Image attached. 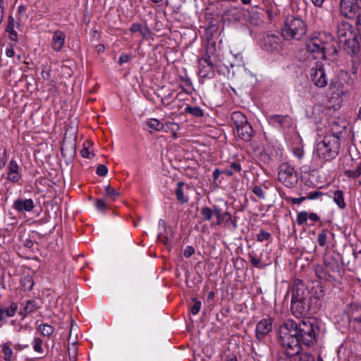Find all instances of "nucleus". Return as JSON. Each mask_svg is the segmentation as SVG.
<instances>
[{"label": "nucleus", "instance_id": "nucleus-44", "mask_svg": "<svg viewBox=\"0 0 361 361\" xmlns=\"http://www.w3.org/2000/svg\"><path fill=\"white\" fill-rule=\"evenodd\" d=\"M322 195H323L322 192H320L319 190H314V191L310 192L307 195V196H305V198H306V200H315V199H317L319 197H321Z\"/></svg>", "mask_w": 361, "mask_h": 361}, {"label": "nucleus", "instance_id": "nucleus-60", "mask_svg": "<svg viewBox=\"0 0 361 361\" xmlns=\"http://www.w3.org/2000/svg\"><path fill=\"white\" fill-rule=\"evenodd\" d=\"M325 0H311L313 5L316 7L321 8Z\"/></svg>", "mask_w": 361, "mask_h": 361}, {"label": "nucleus", "instance_id": "nucleus-49", "mask_svg": "<svg viewBox=\"0 0 361 361\" xmlns=\"http://www.w3.org/2000/svg\"><path fill=\"white\" fill-rule=\"evenodd\" d=\"M228 15L232 16L233 20H239L241 16L237 8H233L231 10H229Z\"/></svg>", "mask_w": 361, "mask_h": 361}, {"label": "nucleus", "instance_id": "nucleus-43", "mask_svg": "<svg viewBox=\"0 0 361 361\" xmlns=\"http://www.w3.org/2000/svg\"><path fill=\"white\" fill-rule=\"evenodd\" d=\"M192 300L194 304L192 305L190 311L192 314L195 315L200 312L201 308V302L196 298H193Z\"/></svg>", "mask_w": 361, "mask_h": 361}, {"label": "nucleus", "instance_id": "nucleus-16", "mask_svg": "<svg viewBox=\"0 0 361 361\" xmlns=\"http://www.w3.org/2000/svg\"><path fill=\"white\" fill-rule=\"evenodd\" d=\"M20 178V167L16 161L11 159L8 166L7 179L12 183H16Z\"/></svg>", "mask_w": 361, "mask_h": 361}, {"label": "nucleus", "instance_id": "nucleus-5", "mask_svg": "<svg viewBox=\"0 0 361 361\" xmlns=\"http://www.w3.org/2000/svg\"><path fill=\"white\" fill-rule=\"evenodd\" d=\"M231 120L236 130L238 138L245 142L251 141L255 132L246 116L240 111H234L231 116Z\"/></svg>", "mask_w": 361, "mask_h": 361}, {"label": "nucleus", "instance_id": "nucleus-48", "mask_svg": "<svg viewBox=\"0 0 361 361\" xmlns=\"http://www.w3.org/2000/svg\"><path fill=\"white\" fill-rule=\"evenodd\" d=\"M250 23L252 25H257L261 23V19L259 18V14L255 12L253 15L248 19Z\"/></svg>", "mask_w": 361, "mask_h": 361}, {"label": "nucleus", "instance_id": "nucleus-38", "mask_svg": "<svg viewBox=\"0 0 361 361\" xmlns=\"http://www.w3.org/2000/svg\"><path fill=\"white\" fill-rule=\"evenodd\" d=\"M328 231L322 229L318 235L317 242L321 247H324L326 244Z\"/></svg>", "mask_w": 361, "mask_h": 361}, {"label": "nucleus", "instance_id": "nucleus-27", "mask_svg": "<svg viewBox=\"0 0 361 361\" xmlns=\"http://www.w3.org/2000/svg\"><path fill=\"white\" fill-rule=\"evenodd\" d=\"M130 30L133 33L138 32L143 38H145L149 34V29L147 26L140 23L133 24Z\"/></svg>", "mask_w": 361, "mask_h": 361}, {"label": "nucleus", "instance_id": "nucleus-32", "mask_svg": "<svg viewBox=\"0 0 361 361\" xmlns=\"http://www.w3.org/2000/svg\"><path fill=\"white\" fill-rule=\"evenodd\" d=\"M184 111L185 113L190 114L195 117L200 118L204 116L203 110L199 106H188L185 108Z\"/></svg>", "mask_w": 361, "mask_h": 361}, {"label": "nucleus", "instance_id": "nucleus-21", "mask_svg": "<svg viewBox=\"0 0 361 361\" xmlns=\"http://www.w3.org/2000/svg\"><path fill=\"white\" fill-rule=\"evenodd\" d=\"M214 215L216 218V225L227 224L231 220V215L228 212H223L217 206H214Z\"/></svg>", "mask_w": 361, "mask_h": 361}, {"label": "nucleus", "instance_id": "nucleus-9", "mask_svg": "<svg viewBox=\"0 0 361 361\" xmlns=\"http://www.w3.org/2000/svg\"><path fill=\"white\" fill-rule=\"evenodd\" d=\"M340 13L348 18L353 19L361 11L358 0H340Z\"/></svg>", "mask_w": 361, "mask_h": 361}, {"label": "nucleus", "instance_id": "nucleus-46", "mask_svg": "<svg viewBox=\"0 0 361 361\" xmlns=\"http://www.w3.org/2000/svg\"><path fill=\"white\" fill-rule=\"evenodd\" d=\"M299 361H315V359L310 353H304L300 355Z\"/></svg>", "mask_w": 361, "mask_h": 361}, {"label": "nucleus", "instance_id": "nucleus-18", "mask_svg": "<svg viewBox=\"0 0 361 361\" xmlns=\"http://www.w3.org/2000/svg\"><path fill=\"white\" fill-rule=\"evenodd\" d=\"M346 128V122L344 121H340L338 119L333 120L330 123L331 133L327 135H334L338 140Z\"/></svg>", "mask_w": 361, "mask_h": 361}, {"label": "nucleus", "instance_id": "nucleus-23", "mask_svg": "<svg viewBox=\"0 0 361 361\" xmlns=\"http://www.w3.org/2000/svg\"><path fill=\"white\" fill-rule=\"evenodd\" d=\"M39 307L35 300H29L25 302V306L20 309L19 314L22 316L23 319H24L27 314L34 312Z\"/></svg>", "mask_w": 361, "mask_h": 361}, {"label": "nucleus", "instance_id": "nucleus-22", "mask_svg": "<svg viewBox=\"0 0 361 361\" xmlns=\"http://www.w3.org/2000/svg\"><path fill=\"white\" fill-rule=\"evenodd\" d=\"M143 126L149 132L152 130L160 131L164 128V124L157 118H148L144 121Z\"/></svg>", "mask_w": 361, "mask_h": 361}, {"label": "nucleus", "instance_id": "nucleus-39", "mask_svg": "<svg viewBox=\"0 0 361 361\" xmlns=\"http://www.w3.org/2000/svg\"><path fill=\"white\" fill-rule=\"evenodd\" d=\"M308 219V213L306 211L300 212L297 214L296 221L298 225H303L306 224Z\"/></svg>", "mask_w": 361, "mask_h": 361}, {"label": "nucleus", "instance_id": "nucleus-33", "mask_svg": "<svg viewBox=\"0 0 361 361\" xmlns=\"http://www.w3.org/2000/svg\"><path fill=\"white\" fill-rule=\"evenodd\" d=\"M104 189L105 196L111 201L116 200V198L120 196V192L114 188H111L110 185H106Z\"/></svg>", "mask_w": 361, "mask_h": 361}, {"label": "nucleus", "instance_id": "nucleus-36", "mask_svg": "<svg viewBox=\"0 0 361 361\" xmlns=\"http://www.w3.org/2000/svg\"><path fill=\"white\" fill-rule=\"evenodd\" d=\"M200 214L204 220L209 221L214 215V208L211 209L208 207H204L201 209Z\"/></svg>", "mask_w": 361, "mask_h": 361}, {"label": "nucleus", "instance_id": "nucleus-11", "mask_svg": "<svg viewBox=\"0 0 361 361\" xmlns=\"http://www.w3.org/2000/svg\"><path fill=\"white\" fill-rule=\"evenodd\" d=\"M261 46L267 51H279L282 49L281 37L274 34H267L263 38Z\"/></svg>", "mask_w": 361, "mask_h": 361}, {"label": "nucleus", "instance_id": "nucleus-62", "mask_svg": "<svg viewBox=\"0 0 361 361\" xmlns=\"http://www.w3.org/2000/svg\"><path fill=\"white\" fill-rule=\"evenodd\" d=\"M6 54L8 57H13L15 54V51L12 47L7 48L6 50Z\"/></svg>", "mask_w": 361, "mask_h": 361}, {"label": "nucleus", "instance_id": "nucleus-6", "mask_svg": "<svg viewBox=\"0 0 361 361\" xmlns=\"http://www.w3.org/2000/svg\"><path fill=\"white\" fill-rule=\"evenodd\" d=\"M307 295V293H305L300 288H295L293 290L290 310L292 314L296 318L302 317L307 314L309 311L310 306Z\"/></svg>", "mask_w": 361, "mask_h": 361}, {"label": "nucleus", "instance_id": "nucleus-61", "mask_svg": "<svg viewBox=\"0 0 361 361\" xmlns=\"http://www.w3.org/2000/svg\"><path fill=\"white\" fill-rule=\"evenodd\" d=\"M80 154L84 158H89L90 152L87 148L83 147L80 152Z\"/></svg>", "mask_w": 361, "mask_h": 361}, {"label": "nucleus", "instance_id": "nucleus-8", "mask_svg": "<svg viewBox=\"0 0 361 361\" xmlns=\"http://www.w3.org/2000/svg\"><path fill=\"white\" fill-rule=\"evenodd\" d=\"M310 76L314 85L318 87H324L327 85L328 77L324 65L319 61H314L310 69Z\"/></svg>", "mask_w": 361, "mask_h": 361}, {"label": "nucleus", "instance_id": "nucleus-64", "mask_svg": "<svg viewBox=\"0 0 361 361\" xmlns=\"http://www.w3.org/2000/svg\"><path fill=\"white\" fill-rule=\"evenodd\" d=\"M226 361H238L236 356L232 355L226 357Z\"/></svg>", "mask_w": 361, "mask_h": 361}, {"label": "nucleus", "instance_id": "nucleus-12", "mask_svg": "<svg viewBox=\"0 0 361 361\" xmlns=\"http://www.w3.org/2000/svg\"><path fill=\"white\" fill-rule=\"evenodd\" d=\"M267 119L270 125L283 130L289 129L293 126V120L288 115H271Z\"/></svg>", "mask_w": 361, "mask_h": 361}, {"label": "nucleus", "instance_id": "nucleus-14", "mask_svg": "<svg viewBox=\"0 0 361 361\" xmlns=\"http://www.w3.org/2000/svg\"><path fill=\"white\" fill-rule=\"evenodd\" d=\"M272 329V321L270 318L262 319L257 324L255 328V336L259 341L264 338V337L271 331Z\"/></svg>", "mask_w": 361, "mask_h": 361}, {"label": "nucleus", "instance_id": "nucleus-52", "mask_svg": "<svg viewBox=\"0 0 361 361\" xmlns=\"http://www.w3.org/2000/svg\"><path fill=\"white\" fill-rule=\"evenodd\" d=\"M194 253H195V248L190 245L187 246L183 251V255L186 258L191 257Z\"/></svg>", "mask_w": 361, "mask_h": 361}, {"label": "nucleus", "instance_id": "nucleus-55", "mask_svg": "<svg viewBox=\"0 0 361 361\" xmlns=\"http://www.w3.org/2000/svg\"><path fill=\"white\" fill-rule=\"evenodd\" d=\"M293 154L299 159H302L304 154V151L300 147H295L293 149Z\"/></svg>", "mask_w": 361, "mask_h": 361}, {"label": "nucleus", "instance_id": "nucleus-41", "mask_svg": "<svg viewBox=\"0 0 361 361\" xmlns=\"http://www.w3.org/2000/svg\"><path fill=\"white\" fill-rule=\"evenodd\" d=\"M94 206L98 211L103 212L107 208V204L103 199H97L94 202Z\"/></svg>", "mask_w": 361, "mask_h": 361}, {"label": "nucleus", "instance_id": "nucleus-26", "mask_svg": "<svg viewBox=\"0 0 361 361\" xmlns=\"http://www.w3.org/2000/svg\"><path fill=\"white\" fill-rule=\"evenodd\" d=\"M180 80L183 82L178 85V87L180 88L185 93L191 94L194 90L191 80L188 78L180 77Z\"/></svg>", "mask_w": 361, "mask_h": 361}, {"label": "nucleus", "instance_id": "nucleus-25", "mask_svg": "<svg viewBox=\"0 0 361 361\" xmlns=\"http://www.w3.org/2000/svg\"><path fill=\"white\" fill-rule=\"evenodd\" d=\"M200 66L201 67L199 70L200 77L212 78L214 76V71L212 62H209L207 65H203L201 63Z\"/></svg>", "mask_w": 361, "mask_h": 361}, {"label": "nucleus", "instance_id": "nucleus-51", "mask_svg": "<svg viewBox=\"0 0 361 361\" xmlns=\"http://www.w3.org/2000/svg\"><path fill=\"white\" fill-rule=\"evenodd\" d=\"M131 56L125 53H123L121 54L119 59H118V63L120 65H122L123 63H128L131 59Z\"/></svg>", "mask_w": 361, "mask_h": 361}, {"label": "nucleus", "instance_id": "nucleus-31", "mask_svg": "<svg viewBox=\"0 0 361 361\" xmlns=\"http://www.w3.org/2000/svg\"><path fill=\"white\" fill-rule=\"evenodd\" d=\"M334 202L338 205L340 209H344L345 207V203L343 197V191L338 190L334 192L333 197Z\"/></svg>", "mask_w": 361, "mask_h": 361}, {"label": "nucleus", "instance_id": "nucleus-3", "mask_svg": "<svg viewBox=\"0 0 361 361\" xmlns=\"http://www.w3.org/2000/svg\"><path fill=\"white\" fill-rule=\"evenodd\" d=\"M306 57L309 60H325L326 54H336V48L332 45L324 42L322 36L314 37L306 41L305 43Z\"/></svg>", "mask_w": 361, "mask_h": 361}, {"label": "nucleus", "instance_id": "nucleus-2", "mask_svg": "<svg viewBox=\"0 0 361 361\" xmlns=\"http://www.w3.org/2000/svg\"><path fill=\"white\" fill-rule=\"evenodd\" d=\"M307 33V25L300 17L287 16L281 29V37L288 41L300 40Z\"/></svg>", "mask_w": 361, "mask_h": 361}, {"label": "nucleus", "instance_id": "nucleus-63", "mask_svg": "<svg viewBox=\"0 0 361 361\" xmlns=\"http://www.w3.org/2000/svg\"><path fill=\"white\" fill-rule=\"evenodd\" d=\"M222 173L225 174L227 176H231L233 175V173L231 171L230 169L223 170Z\"/></svg>", "mask_w": 361, "mask_h": 361}, {"label": "nucleus", "instance_id": "nucleus-34", "mask_svg": "<svg viewBox=\"0 0 361 361\" xmlns=\"http://www.w3.org/2000/svg\"><path fill=\"white\" fill-rule=\"evenodd\" d=\"M248 258L254 267L257 268H262L264 267L261 262V257H258L255 252H250L248 253Z\"/></svg>", "mask_w": 361, "mask_h": 361}, {"label": "nucleus", "instance_id": "nucleus-37", "mask_svg": "<svg viewBox=\"0 0 361 361\" xmlns=\"http://www.w3.org/2000/svg\"><path fill=\"white\" fill-rule=\"evenodd\" d=\"M40 332L45 336H49L53 334L54 329L47 324H41L39 326Z\"/></svg>", "mask_w": 361, "mask_h": 361}, {"label": "nucleus", "instance_id": "nucleus-19", "mask_svg": "<svg viewBox=\"0 0 361 361\" xmlns=\"http://www.w3.org/2000/svg\"><path fill=\"white\" fill-rule=\"evenodd\" d=\"M66 35L61 30H56L51 39L52 48L56 51H60L65 43Z\"/></svg>", "mask_w": 361, "mask_h": 361}, {"label": "nucleus", "instance_id": "nucleus-28", "mask_svg": "<svg viewBox=\"0 0 361 361\" xmlns=\"http://www.w3.org/2000/svg\"><path fill=\"white\" fill-rule=\"evenodd\" d=\"M184 185V183L182 181H179L177 183V188L175 190L176 197L177 200L180 204H185L188 202V197L184 195L183 190V186Z\"/></svg>", "mask_w": 361, "mask_h": 361}, {"label": "nucleus", "instance_id": "nucleus-4", "mask_svg": "<svg viewBox=\"0 0 361 361\" xmlns=\"http://www.w3.org/2000/svg\"><path fill=\"white\" fill-rule=\"evenodd\" d=\"M340 149V142L334 135H326L323 140L314 146V154L323 161H329L335 159Z\"/></svg>", "mask_w": 361, "mask_h": 361}, {"label": "nucleus", "instance_id": "nucleus-10", "mask_svg": "<svg viewBox=\"0 0 361 361\" xmlns=\"http://www.w3.org/2000/svg\"><path fill=\"white\" fill-rule=\"evenodd\" d=\"M350 326L356 331H361V305L353 303L346 309Z\"/></svg>", "mask_w": 361, "mask_h": 361}, {"label": "nucleus", "instance_id": "nucleus-13", "mask_svg": "<svg viewBox=\"0 0 361 361\" xmlns=\"http://www.w3.org/2000/svg\"><path fill=\"white\" fill-rule=\"evenodd\" d=\"M356 32L353 29V27L348 22L341 20L338 23L337 25V36L339 40V43L343 42L345 39L353 37L355 35Z\"/></svg>", "mask_w": 361, "mask_h": 361}, {"label": "nucleus", "instance_id": "nucleus-47", "mask_svg": "<svg viewBox=\"0 0 361 361\" xmlns=\"http://www.w3.org/2000/svg\"><path fill=\"white\" fill-rule=\"evenodd\" d=\"M166 126L173 132V136L174 137H176V131L179 128L178 124L173 122H168L166 123Z\"/></svg>", "mask_w": 361, "mask_h": 361}, {"label": "nucleus", "instance_id": "nucleus-24", "mask_svg": "<svg viewBox=\"0 0 361 361\" xmlns=\"http://www.w3.org/2000/svg\"><path fill=\"white\" fill-rule=\"evenodd\" d=\"M345 176L350 178H357L361 176V161L352 164L350 167L345 171Z\"/></svg>", "mask_w": 361, "mask_h": 361}, {"label": "nucleus", "instance_id": "nucleus-53", "mask_svg": "<svg viewBox=\"0 0 361 361\" xmlns=\"http://www.w3.org/2000/svg\"><path fill=\"white\" fill-rule=\"evenodd\" d=\"M229 169L234 173L240 172L241 171V166L239 163L232 162L229 166Z\"/></svg>", "mask_w": 361, "mask_h": 361}, {"label": "nucleus", "instance_id": "nucleus-59", "mask_svg": "<svg viewBox=\"0 0 361 361\" xmlns=\"http://www.w3.org/2000/svg\"><path fill=\"white\" fill-rule=\"evenodd\" d=\"M221 173H222V171H220L219 169H216L213 171V173H212L214 180H216Z\"/></svg>", "mask_w": 361, "mask_h": 361}, {"label": "nucleus", "instance_id": "nucleus-56", "mask_svg": "<svg viewBox=\"0 0 361 361\" xmlns=\"http://www.w3.org/2000/svg\"><path fill=\"white\" fill-rule=\"evenodd\" d=\"M306 200V198L305 197H293V198H291L290 201L293 204H299L300 203H302L303 201Z\"/></svg>", "mask_w": 361, "mask_h": 361}, {"label": "nucleus", "instance_id": "nucleus-7", "mask_svg": "<svg viewBox=\"0 0 361 361\" xmlns=\"http://www.w3.org/2000/svg\"><path fill=\"white\" fill-rule=\"evenodd\" d=\"M278 178L285 186L292 188L298 183V173L289 164L282 163L279 167Z\"/></svg>", "mask_w": 361, "mask_h": 361}, {"label": "nucleus", "instance_id": "nucleus-15", "mask_svg": "<svg viewBox=\"0 0 361 361\" xmlns=\"http://www.w3.org/2000/svg\"><path fill=\"white\" fill-rule=\"evenodd\" d=\"M34 207L35 204L32 199L18 198L13 204V209L19 213L30 212Z\"/></svg>", "mask_w": 361, "mask_h": 361}, {"label": "nucleus", "instance_id": "nucleus-58", "mask_svg": "<svg viewBox=\"0 0 361 361\" xmlns=\"http://www.w3.org/2000/svg\"><path fill=\"white\" fill-rule=\"evenodd\" d=\"M355 18H356V25L357 27V30L361 32V11L359 12Z\"/></svg>", "mask_w": 361, "mask_h": 361}, {"label": "nucleus", "instance_id": "nucleus-30", "mask_svg": "<svg viewBox=\"0 0 361 361\" xmlns=\"http://www.w3.org/2000/svg\"><path fill=\"white\" fill-rule=\"evenodd\" d=\"M11 343L8 341L1 345L2 352L4 353V359L5 361H12L14 359L13 352L11 347Z\"/></svg>", "mask_w": 361, "mask_h": 361}, {"label": "nucleus", "instance_id": "nucleus-20", "mask_svg": "<svg viewBox=\"0 0 361 361\" xmlns=\"http://www.w3.org/2000/svg\"><path fill=\"white\" fill-rule=\"evenodd\" d=\"M18 310V305L16 302H11L8 307L0 306V322L6 320L8 317H13Z\"/></svg>", "mask_w": 361, "mask_h": 361}, {"label": "nucleus", "instance_id": "nucleus-29", "mask_svg": "<svg viewBox=\"0 0 361 361\" xmlns=\"http://www.w3.org/2000/svg\"><path fill=\"white\" fill-rule=\"evenodd\" d=\"M6 31L8 32V37L11 40L14 42L18 41V34L14 30V19L11 16L8 17V25L6 26Z\"/></svg>", "mask_w": 361, "mask_h": 361}, {"label": "nucleus", "instance_id": "nucleus-57", "mask_svg": "<svg viewBox=\"0 0 361 361\" xmlns=\"http://www.w3.org/2000/svg\"><path fill=\"white\" fill-rule=\"evenodd\" d=\"M308 219L314 222L319 221L320 219L319 216L316 213L314 212L308 214Z\"/></svg>", "mask_w": 361, "mask_h": 361}, {"label": "nucleus", "instance_id": "nucleus-45", "mask_svg": "<svg viewBox=\"0 0 361 361\" xmlns=\"http://www.w3.org/2000/svg\"><path fill=\"white\" fill-rule=\"evenodd\" d=\"M97 174L99 176L104 177L108 173V169L104 164H99L97 168Z\"/></svg>", "mask_w": 361, "mask_h": 361}, {"label": "nucleus", "instance_id": "nucleus-54", "mask_svg": "<svg viewBox=\"0 0 361 361\" xmlns=\"http://www.w3.org/2000/svg\"><path fill=\"white\" fill-rule=\"evenodd\" d=\"M305 116L309 118H314L315 116L314 106H309L305 109Z\"/></svg>", "mask_w": 361, "mask_h": 361}, {"label": "nucleus", "instance_id": "nucleus-35", "mask_svg": "<svg viewBox=\"0 0 361 361\" xmlns=\"http://www.w3.org/2000/svg\"><path fill=\"white\" fill-rule=\"evenodd\" d=\"M32 345L34 349V350L36 353L43 354L44 353V349L42 348V341L41 338L38 337H35L33 338L32 341Z\"/></svg>", "mask_w": 361, "mask_h": 361}, {"label": "nucleus", "instance_id": "nucleus-17", "mask_svg": "<svg viewBox=\"0 0 361 361\" xmlns=\"http://www.w3.org/2000/svg\"><path fill=\"white\" fill-rule=\"evenodd\" d=\"M340 44L343 45L344 49L348 54H355L357 53L360 49V45L356 35L353 36V37L345 39V40L340 42Z\"/></svg>", "mask_w": 361, "mask_h": 361}, {"label": "nucleus", "instance_id": "nucleus-1", "mask_svg": "<svg viewBox=\"0 0 361 361\" xmlns=\"http://www.w3.org/2000/svg\"><path fill=\"white\" fill-rule=\"evenodd\" d=\"M319 322L314 317H306L298 323L286 320L279 329V342L288 357L298 356L301 343L312 346L317 343L319 333Z\"/></svg>", "mask_w": 361, "mask_h": 361}, {"label": "nucleus", "instance_id": "nucleus-40", "mask_svg": "<svg viewBox=\"0 0 361 361\" xmlns=\"http://www.w3.org/2000/svg\"><path fill=\"white\" fill-rule=\"evenodd\" d=\"M252 192L257 196L259 199H264L265 198V192L262 188L259 185H255L252 188Z\"/></svg>", "mask_w": 361, "mask_h": 361}, {"label": "nucleus", "instance_id": "nucleus-42", "mask_svg": "<svg viewBox=\"0 0 361 361\" xmlns=\"http://www.w3.org/2000/svg\"><path fill=\"white\" fill-rule=\"evenodd\" d=\"M271 238V234L264 230H261L257 235V240L259 242L267 240Z\"/></svg>", "mask_w": 361, "mask_h": 361}, {"label": "nucleus", "instance_id": "nucleus-50", "mask_svg": "<svg viewBox=\"0 0 361 361\" xmlns=\"http://www.w3.org/2000/svg\"><path fill=\"white\" fill-rule=\"evenodd\" d=\"M77 351V346L75 343H72V346L68 348V353L70 355V358L72 361H75V354Z\"/></svg>", "mask_w": 361, "mask_h": 361}]
</instances>
